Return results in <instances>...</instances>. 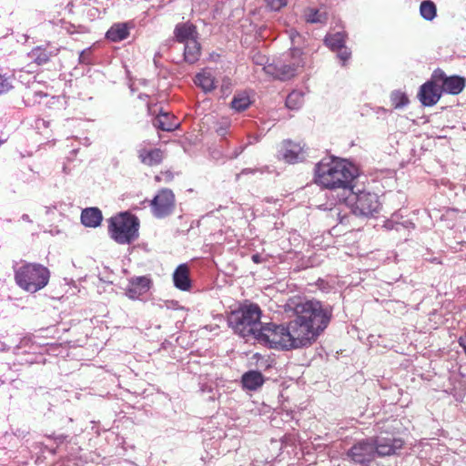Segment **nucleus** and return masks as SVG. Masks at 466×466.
<instances>
[{
    "label": "nucleus",
    "instance_id": "nucleus-43",
    "mask_svg": "<svg viewBox=\"0 0 466 466\" xmlns=\"http://www.w3.org/2000/svg\"><path fill=\"white\" fill-rule=\"evenodd\" d=\"M255 63L262 65L264 61V57L258 56V58L254 57Z\"/></svg>",
    "mask_w": 466,
    "mask_h": 466
},
{
    "label": "nucleus",
    "instance_id": "nucleus-10",
    "mask_svg": "<svg viewBox=\"0 0 466 466\" xmlns=\"http://www.w3.org/2000/svg\"><path fill=\"white\" fill-rule=\"evenodd\" d=\"M150 206L156 218H166L172 214L175 208V195L172 190L164 188L152 199Z\"/></svg>",
    "mask_w": 466,
    "mask_h": 466
},
{
    "label": "nucleus",
    "instance_id": "nucleus-42",
    "mask_svg": "<svg viewBox=\"0 0 466 466\" xmlns=\"http://www.w3.org/2000/svg\"><path fill=\"white\" fill-rule=\"evenodd\" d=\"M9 348L2 341H0V351L7 350Z\"/></svg>",
    "mask_w": 466,
    "mask_h": 466
},
{
    "label": "nucleus",
    "instance_id": "nucleus-6",
    "mask_svg": "<svg viewBox=\"0 0 466 466\" xmlns=\"http://www.w3.org/2000/svg\"><path fill=\"white\" fill-rule=\"evenodd\" d=\"M139 220L127 212L109 219L108 232L112 239L121 245L130 244L138 238Z\"/></svg>",
    "mask_w": 466,
    "mask_h": 466
},
{
    "label": "nucleus",
    "instance_id": "nucleus-11",
    "mask_svg": "<svg viewBox=\"0 0 466 466\" xmlns=\"http://www.w3.org/2000/svg\"><path fill=\"white\" fill-rule=\"evenodd\" d=\"M432 79L438 83L441 91L451 95L460 94L465 86V81L462 77L458 76H447L441 69L434 70Z\"/></svg>",
    "mask_w": 466,
    "mask_h": 466
},
{
    "label": "nucleus",
    "instance_id": "nucleus-9",
    "mask_svg": "<svg viewBox=\"0 0 466 466\" xmlns=\"http://www.w3.org/2000/svg\"><path fill=\"white\" fill-rule=\"evenodd\" d=\"M347 455L355 463L370 466L376 456L372 440L368 438L358 441L348 451Z\"/></svg>",
    "mask_w": 466,
    "mask_h": 466
},
{
    "label": "nucleus",
    "instance_id": "nucleus-32",
    "mask_svg": "<svg viewBox=\"0 0 466 466\" xmlns=\"http://www.w3.org/2000/svg\"><path fill=\"white\" fill-rule=\"evenodd\" d=\"M410 226H412V223L406 220V221H403V222H399L398 221V216L397 215H393L390 219H388L385 224H384V227L387 228V229H395L397 231H400L401 228H408Z\"/></svg>",
    "mask_w": 466,
    "mask_h": 466
},
{
    "label": "nucleus",
    "instance_id": "nucleus-41",
    "mask_svg": "<svg viewBox=\"0 0 466 466\" xmlns=\"http://www.w3.org/2000/svg\"><path fill=\"white\" fill-rule=\"evenodd\" d=\"M251 259L254 263H261L262 262V257L259 254H254L251 257Z\"/></svg>",
    "mask_w": 466,
    "mask_h": 466
},
{
    "label": "nucleus",
    "instance_id": "nucleus-12",
    "mask_svg": "<svg viewBox=\"0 0 466 466\" xmlns=\"http://www.w3.org/2000/svg\"><path fill=\"white\" fill-rule=\"evenodd\" d=\"M278 157L283 159L286 163L295 164L305 160L307 152L304 149V146H301L299 143L285 140L278 151Z\"/></svg>",
    "mask_w": 466,
    "mask_h": 466
},
{
    "label": "nucleus",
    "instance_id": "nucleus-25",
    "mask_svg": "<svg viewBox=\"0 0 466 466\" xmlns=\"http://www.w3.org/2000/svg\"><path fill=\"white\" fill-rule=\"evenodd\" d=\"M52 56V52H49L46 49L42 48L40 46L33 48L28 53L29 58L38 66L46 64Z\"/></svg>",
    "mask_w": 466,
    "mask_h": 466
},
{
    "label": "nucleus",
    "instance_id": "nucleus-14",
    "mask_svg": "<svg viewBox=\"0 0 466 466\" xmlns=\"http://www.w3.org/2000/svg\"><path fill=\"white\" fill-rule=\"evenodd\" d=\"M152 281L147 276L133 277L129 279L128 285L125 289L126 296L132 299H139L151 288Z\"/></svg>",
    "mask_w": 466,
    "mask_h": 466
},
{
    "label": "nucleus",
    "instance_id": "nucleus-35",
    "mask_svg": "<svg viewBox=\"0 0 466 466\" xmlns=\"http://www.w3.org/2000/svg\"><path fill=\"white\" fill-rule=\"evenodd\" d=\"M12 88V84L8 76L0 74V94L8 92Z\"/></svg>",
    "mask_w": 466,
    "mask_h": 466
},
{
    "label": "nucleus",
    "instance_id": "nucleus-2",
    "mask_svg": "<svg viewBox=\"0 0 466 466\" xmlns=\"http://www.w3.org/2000/svg\"><path fill=\"white\" fill-rule=\"evenodd\" d=\"M358 177L357 167L346 159L327 157L315 167V182L330 190V197L338 203L347 199L353 189V181Z\"/></svg>",
    "mask_w": 466,
    "mask_h": 466
},
{
    "label": "nucleus",
    "instance_id": "nucleus-3",
    "mask_svg": "<svg viewBox=\"0 0 466 466\" xmlns=\"http://www.w3.org/2000/svg\"><path fill=\"white\" fill-rule=\"evenodd\" d=\"M261 309L254 303L244 304L228 317V326L240 337L257 339L262 328Z\"/></svg>",
    "mask_w": 466,
    "mask_h": 466
},
{
    "label": "nucleus",
    "instance_id": "nucleus-22",
    "mask_svg": "<svg viewBox=\"0 0 466 466\" xmlns=\"http://www.w3.org/2000/svg\"><path fill=\"white\" fill-rule=\"evenodd\" d=\"M195 84L206 93L216 88L215 77L209 69H204L195 76Z\"/></svg>",
    "mask_w": 466,
    "mask_h": 466
},
{
    "label": "nucleus",
    "instance_id": "nucleus-45",
    "mask_svg": "<svg viewBox=\"0 0 466 466\" xmlns=\"http://www.w3.org/2000/svg\"><path fill=\"white\" fill-rule=\"evenodd\" d=\"M3 143H4V141L0 139V146H1Z\"/></svg>",
    "mask_w": 466,
    "mask_h": 466
},
{
    "label": "nucleus",
    "instance_id": "nucleus-4",
    "mask_svg": "<svg viewBox=\"0 0 466 466\" xmlns=\"http://www.w3.org/2000/svg\"><path fill=\"white\" fill-rule=\"evenodd\" d=\"M15 280L22 289L35 293L44 289L50 278L49 269L38 263H24L14 266Z\"/></svg>",
    "mask_w": 466,
    "mask_h": 466
},
{
    "label": "nucleus",
    "instance_id": "nucleus-44",
    "mask_svg": "<svg viewBox=\"0 0 466 466\" xmlns=\"http://www.w3.org/2000/svg\"><path fill=\"white\" fill-rule=\"evenodd\" d=\"M22 219H23L24 221H26V222H32V221H31V219H30V218H29V216H28L27 214H24V215L22 216Z\"/></svg>",
    "mask_w": 466,
    "mask_h": 466
},
{
    "label": "nucleus",
    "instance_id": "nucleus-19",
    "mask_svg": "<svg viewBox=\"0 0 466 466\" xmlns=\"http://www.w3.org/2000/svg\"><path fill=\"white\" fill-rule=\"evenodd\" d=\"M174 285L180 290H188L191 287L188 267L186 264L179 265L173 274Z\"/></svg>",
    "mask_w": 466,
    "mask_h": 466
},
{
    "label": "nucleus",
    "instance_id": "nucleus-34",
    "mask_svg": "<svg viewBox=\"0 0 466 466\" xmlns=\"http://www.w3.org/2000/svg\"><path fill=\"white\" fill-rule=\"evenodd\" d=\"M287 4L288 0H266L267 7L271 11H279Z\"/></svg>",
    "mask_w": 466,
    "mask_h": 466
},
{
    "label": "nucleus",
    "instance_id": "nucleus-40",
    "mask_svg": "<svg viewBox=\"0 0 466 466\" xmlns=\"http://www.w3.org/2000/svg\"><path fill=\"white\" fill-rule=\"evenodd\" d=\"M258 171H259V169H256V168H244V169H242L240 174L241 175L255 174Z\"/></svg>",
    "mask_w": 466,
    "mask_h": 466
},
{
    "label": "nucleus",
    "instance_id": "nucleus-16",
    "mask_svg": "<svg viewBox=\"0 0 466 466\" xmlns=\"http://www.w3.org/2000/svg\"><path fill=\"white\" fill-rule=\"evenodd\" d=\"M137 157L142 164L153 167L162 163L165 158V153L160 148H148L144 145H140L137 149Z\"/></svg>",
    "mask_w": 466,
    "mask_h": 466
},
{
    "label": "nucleus",
    "instance_id": "nucleus-39",
    "mask_svg": "<svg viewBox=\"0 0 466 466\" xmlns=\"http://www.w3.org/2000/svg\"><path fill=\"white\" fill-rule=\"evenodd\" d=\"M244 148H245V147H239L236 148L234 150V152L232 153L231 158L238 157L244 151Z\"/></svg>",
    "mask_w": 466,
    "mask_h": 466
},
{
    "label": "nucleus",
    "instance_id": "nucleus-1",
    "mask_svg": "<svg viewBox=\"0 0 466 466\" xmlns=\"http://www.w3.org/2000/svg\"><path fill=\"white\" fill-rule=\"evenodd\" d=\"M296 317L288 323L292 349L308 347L328 327L332 309L318 300H307L295 307Z\"/></svg>",
    "mask_w": 466,
    "mask_h": 466
},
{
    "label": "nucleus",
    "instance_id": "nucleus-36",
    "mask_svg": "<svg viewBox=\"0 0 466 466\" xmlns=\"http://www.w3.org/2000/svg\"><path fill=\"white\" fill-rule=\"evenodd\" d=\"M336 51H338V56L343 63L350 59L351 53L346 46L339 48Z\"/></svg>",
    "mask_w": 466,
    "mask_h": 466
},
{
    "label": "nucleus",
    "instance_id": "nucleus-37",
    "mask_svg": "<svg viewBox=\"0 0 466 466\" xmlns=\"http://www.w3.org/2000/svg\"><path fill=\"white\" fill-rule=\"evenodd\" d=\"M288 34L292 44L291 47H295L294 45L298 42V39L301 37L299 33L294 28H291L288 30Z\"/></svg>",
    "mask_w": 466,
    "mask_h": 466
},
{
    "label": "nucleus",
    "instance_id": "nucleus-17",
    "mask_svg": "<svg viewBox=\"0 0 466 466\" xmlns=\"http://www.w3.org/2000/svg\"><path fill=\"white\" fill-rule=\"evenodd\" d=\"M265 382V378L260 371L249 370L245 372L241 378L243 388L248 390H257Z\"/></svg>",
    "mask_w": 466,
    "mask_h": 466
},
{
    "label": "nucleus",
    "instance_id": "nucleus-8",
    "mask_svg": "<svg viewBox=\"0 0 466 466\" xmlns=\"http://www.w3.org/2000/svg\"><path fill=\"white\" fill-rule=\"evenodd\" d=\"M256 339L270 348L286 350L292 349L288 325L267 323L262 326Z\"/></svg>",
    "mask_w": 466,
    "mask_h": 466
},
{
    "label": "nucleus",
    "instance_id": "nucleus-7",
    "mask_svg": "<svg viewBox=\"0 0 466 466\" xmlns=\"http://www.w3.org/2000/svg\"><path fill=\"white\" fill-rule=\"evenodd\" d=\"M346 204L350 208L352 213L356 216L372 217L379 212L380 203L375 193L360 191L355 193L351 189L350 194L347 195V199H342L339 204Z\"/></svg>",
    "mask_w": 466,
    "mask_h": 466
},
{
    "label": "nucleus",
    "instance_id": "nucleus-27",
    "mask_svg": "<svg viewBox=\"0 0 466 466\" xmlns=\"http://www.w3.org/2000/svg\"><path fill=\"white\" fill-rule=\"evenodd\" d=\"M251 104L249 96L246 93H238L234 95L230 103L231 108L237 112L246 110Z\"/></svg>",
    "mask_w": 466,
    "mask_h": 466
},
{
    "label": "nucleus",
    "instance_id": "nucleus-15",
    "mask_svg": "<svg viewBox=\"0 0 466 466\" xmlns=\"http://www.w3.org/2000/svg\"><path fill=\"white\" fill-rule=\"evenodd\" d=\"M441 95L440 86L431 78L420 86L418 96L423 106H431L440 100Z\"/></svg>",
    "mask_w": 466,
    "mask_h": 466
},
{
    "label": "nucleus",
    "instance_id": "nucleus-30",
    "mask_svg": "<svg viewBox=\"0 0 466 466\" xmlns=\"http://www.w3.org/2000/svg\"><path fill=\"white\" fill-rule=\"evenodd\" d=\"M303 95L299 91H292L286 98V106L289 109H298L303 105Z\"/></svg>",
    "mask_w": 466,
    "mask_h": 466
},
{
    "label": "nucleus",
    "instance_id": "nucleus-13",
    "mask_svg": "<svg viewBox=\"0 0 466 466\" xmlns=\"http://www.w3.org/2000/svg\"><path fill=\"white\" fill-rule=\"evenodd\" d=\"M375 447V454L379 457L395 454L403 446V441L391 436H377L370 438Z\"/></svg>",
    "mask_w": 466,
    "mask_h": 466
},
{
    "label": "nucleus",
    "instance_id": "nucleus-5",
    "mask_svg": "<svg viewBox=\"0 0 466 466\" xmlns=\"http://www.w3.org/2000/svg\"><path fill=\"white\" fill-rule=\"evenodd\" d=\"M304 66L305 57L301 48L290 47L281 60L264 66L262 70L274 79L286 81L295 76Z\"/></svg>",
    "mask_w": 466,
    "mask_h": 466
},
{
    "label": "nucleus",
    "instance_id": "nucleus-33",
    "mask_svg": "<svg viewBox=\"0 0 466 466\" xmlns=\"http://www.w3.org/2000/svg\"><path fill=\"white\" fill-rule=\"evenodd\" d=\"M230 121L228 118H222L216 125V132L219 137H225L228 134L230 133Z\"/></svg>",
    "mask_w": 466,
    "mask_h": 466
},
{
    "label": "nucleus",
    "instance_id": "nucleus-31",
    "mask_svg": "<svg viewBox=\"0 0 466 466\" xmlns=\"http://www.w3.org/2000/svg\"><path fill=\"white\" fill-rule=\"evenodd\" d=\"M390 101L395 108H402L409 104L407 95L401 91H393L390 95Z\"/></svg>",
    "mask_w": 466,
    "mask_h": 466
},
{
    "label": "nucleus",
    "instance_id": "nucleus-29",
    "mask_svg": "<svg viewBox=\"0 0 466 466\" xmlns=\"http://www.w3.org/2000/svg\"><path fill=\"white\" fill-rule=\"evenodd\" d=\"M420 14L427 21H432L437 15L435 4L431 0L422 1L420 5Z\"/></svg>",
    "mask_w": 466,
    "mask_h": 466
},
{
    "label": "nucleus",
    "instance_id": "nucleus-38",
    "mask_svg": "<svg viewBox=\"0 0 466 466\" xmlns=\"http://www.w3.org/2000/svg\"><path fill=\"white\" fill-rule=\"evenodd\" d=\"M89 53H90L89 49L83 50L79 55V61L84 64H88L89 63V57H88Z\"/></svg>",
    "mask_w": 466,
    "mask_h": 466
},
{
    "label": "nucleus",
    "instance_id": "nucleus-23",
    "mask_svg": "<svg viewBox=\"0 0 466 466\" xmlns=\"http://www.w3.org/2000/svg\"><path fill=\"white\" fill-rule=\"evenodd\" d=\"M200 56V45L198 39H190L185 43L184 59L189 64L196 63Z\"/></svg>",
    "mask_w": 466,
    "mask_h": 466
},
{
    "label": "nucleus",
    "instance_id": "nucleus-26",
    "mask_svg": "<svg viewBox=\"0 0 466 466\" xmlns=\"http://www.w3.org/2000/svg\"><path fill=\"white\" fill-rule=\"evenodd\" d=\"M303 17L307 23L310 24H325L327 22V15L312 7H308L304 10Z\"/></svg>",
    "mask_w": 466,
    "mask_h": 466
},
{
    "label": "nucleus",
    "instance_id": "nucleus-18",
    "mask_svg": "<svg viewBox=\"0 0 466 466\" xmlns=\"http://www.w3.org/2000/svg\"><path fill=\"white\" fill-rule=\"evenodd\" d=\"M153 126L163 131L170 132L177 128L179 123L177 122L173 115L160 110L157 117L153 120Z\"/></svg>",
    "mask_w": 466,
    "mask_h": 466
},
{
    "label": "nucleus",
    "instance_id": "nucleus-28",
    "mask_svg": "<svg viewBox=\"0 0 466 466\" xmlns=\"http://www.w3.org/2000/svg\"><path fill=\"white\" fill-rule=\"evenodd\" d=\"M325 44L332 51H336L337 49L345 46V34L342 32H337L335 34L327 35L325 37Z\"/></svg>",
    "mask_w": 466,
    "mask_h": 466
},
{
    "label": "nucleus",
    "instance_id": "nucleus-24",
    "mask_svg": "<svg viewBox=\"0 0 466 466\" xmlns=\"http://www.w3.org/2000/svg\"><path fill=\"white\" fill-rule=\"evenodd\" d=\"M129 35L128 27L127 24H115L113 25L106 34L108 40L112 42H120L126 39Z\"/></svg>",
    "mask_w": 466,
    "mask_h": 466
},
{
    "label": "nucleus",
    "instance_id": "nucleus-21",
    "mask_svg": "<svg viewBox=\"0 0 466 466\" xmlns=\"http://www.w3.org/2000/svg\"><path fill=\"white\" fill-rule=\"evenodd\" d=\"M102 219V212L97 208H87L81 213V222L86 227L96 228L101 224Z\"/></svg>",
    "mask_w": 466,
    "mask_h": 466
},
{
    "label": "nucleus",
    "instance_id": "nucleus-20",
    "mask_svg": "<svg viewBox=\"0 0 466 466\" xmlns=\"http://www.w3.org/2000/svg\"><path fill=\"white\" fill-rule=\"evenodd\" d=\"M174 33L177 41L180 43H187L190 39H198L197 28L189 23L177 25Z\"/></svg>",
    "mask_w": 466,
    "mask_h": 466
}]
</instances>
